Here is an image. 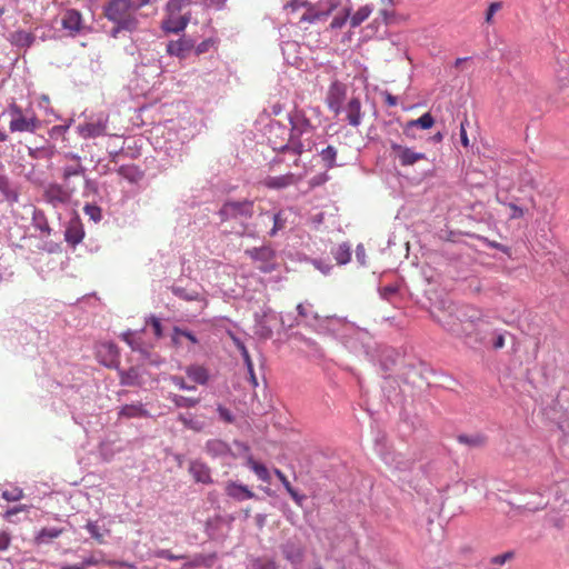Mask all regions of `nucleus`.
<instances>
[{
	"label": "nucleus",
	"instance_id": "30",
	"mask_svg": "<svg viewBox=\"0 0 569 569\" xmlns=\"http://www.w3.org/2000/svg\"><path fill=\"white\" fill-rule=\"evenodd\" d=\"M333 256L338 264H346L351 259V250L347 243L339 244L333 250Z\"/></svg>",
	"mask_w": 569,
	"mask_h": 569
},
{
	"label": "nucleus",
	"instance_id": "40",
	"mask_svg": "<svg viewBox=\"0 0 569 569\" xmlns=\"http://www.w3.org/2000/svg\"><path fill=\"white\" fill-rule=\"evenodd\" d=\"M83 210H84L86 214L89 216L90 219H92L96 222L100 221L102 218L101 209L98 206L87 204L83 208Z\"/></svg>",
	"mask_w": 569,
	"mask_h": 569
},
{
	"label": "nucleus",
	"instance_id": "54",
	"mask_svg": "<svg viewBox=\"0 0 569 569\" xmlns=\"http://www.w3.org/2000/svg\"><path fill=\"white\" fill-rule=\"evenodd\" d=\"M122 339H123V341H126L131 347L132 350H138L139 349L138 343L132 338V332L128 331V332L123 333L122 335Z\"/></svg>",
	"mask_w": 569,
	"mask_h": 569
},
{
	"label": "nucleus",
	"instance_id": "51",
	"mask_svg": "<svg viewBox=\"0 0 569 569\" xmlns=\"http://www.w3.org/2000/svg\"><path fill=\"white\" fill-rule=\"evenodd\" d=\"M9 114L11 117V120H14L17 118H22L24 116L22 112V109L14 103L10 106Z\"/></svg>",
	"mask_w": 569,
	"mask_h": 569
},
{
	"label": "nucleus",
	"instance_id": "23",
	"mask_svg": "<svg viewBox=\"0 0 569 569\" xmlns=\"http://www.w3.org/2000/svg\"><path fill=\"white\" fill-rule=\"evenodd\" d=\"M206 450L211 457H226L230 453V447L222 440L212 439L206 445Z\"/></svg>",
	"mask_w": 569,
	"mask_h": 569
},
{
	"label": "nucleus",
	"instance_id": "61",
	"mask_svg": "<svg viewBox=\"0 0 569 569\" xmlns=\"http://www.w3.org/2000/svg\"><path fill=\"white\" fill-rule=\"evenodd\" d=\"M273 472L277 476V478L281 481L283 487L287 486L290 482L288 480V478L286 477V475L280 469H274Z\"/></svg>",
	"mask_w": 569,
	"mask_h": 569
},
{
	"label": "nucleus",
	"instance_id": "11",
	"mask_svg": "<svg viewBox=\"0 0 569 569\" xmlns=\"http://www.w3.org/2000/svg\"><path fill=\"white\" fill-rule=\"evenodd\" d=\"M289 122L291 124V133L295 136H301L312 129L311 121L307 118L305 112L299 109H295L289 114Z\"/></svg>",
	"mask_w": 569,
	"mask_h": 569
},
{
	"label": "nucleus",
	"instance_id": "16",
	"mask_svg": "<svg viewBox=\"0 0 569 569\" xmlns=\"http://www.w3.org/2000/svg\"><path fill=\"white\" fill-rule=\"evenodd\" d=\"M79 133L82 138H97L106 134L107 120L99 119L94 122H87L78 127Z\"/></svg>",
	"mask_w": 569,
	"mask_h": 569
},
{
	"label": "nucleus",
	"instance_id": "12",
	"mask_svg": "<svg viewBox=\"0 0 569 569\" xmlns=\"http://www.w3.org/2000/svg\"><path fill=\"white\" fill-rule=\"evenodd\" d=\"M302 178V174L287 173L277 177H267L262 183L269 189H284L287 187L297 184Z\"/></svg>",
	"mask_w": 569,
	"mask_h": 569
},
{
	"label": "nucleus",
	"instance_id": "42",
	"mask_svg": "<svg viewBox=\"0 0 569 569\" xmlns=\"http://www.w3.org/2000/svg\"><path fill=\"white\" fill-rule=\"evenodd\" d=\"M104 347L107 348L108 350V353L110 356V361L108 363H106L107 367L109 368H113V367H117V363H118V349L112 343H108V345H104Z\"/></svg>",
	"mask_w": 569,
	"mask_h": 569
},
{
	"label": "nucleus",
	"instance_id": "32",
	"mask_svg": "<svg viewBox=\"0 0 569 569\" xmlns=\"http://www.w3.org/2000/svg\"><path fill=\"white\" fill-rule=\"evenodd\" d=\"M63 532V529L58 528H43L36 537L37 542L43 543L58 538Z\"/></svg>",
	"mask_w": 569,
	"mask_h": 569
},
{
	"label": "nucleus",
	"instance_id": "57",
	"mask_svg": "<svg viewBox=\"0 0 569 569\" xmlns=\"http://www.w3.org/2000/svg\"><path fill=\"white\" fill-rule=\"evenodd\" d=\"M81 170L79 168L68 167L63 170V178L68 180L71 176H78Z\"/></svg>",
	"mask_w": 569,
	"mask_h": 569
},
{
	"label": "nucleus",
	"instance_id": "53",
	"mask_svg": "<svg viewBox=\"0 0 569 569\" xmlns=\"http://www.w3.org/2000/svg\"><path fill=\"white\" fill-rule=\"evenodd\" d=\"M241 356L243 358L246 366L248 367L249 372L251 373L252 378L254 379L253 365H252V360H251L248 349H243V353H241Z\"/></svg>",
	"mask_w": 569,
	"mask_h": 569
},
{
	"label": "nucleus",
	"instance_id": "4",
	"mask_svg": "<svg viewBox=\"0 0 569 569\" xmlns=\"http://www.w3.org/2000/svg\"><path fill=\"white\" fill-rule=\"evenodd\" d=\"M246 254H248L252 260L259 262L258 268L264 273L273 271L277 267L276 252L268 246L248 249L246 250Z\"/></svg>",
	"mask_w": 569,
	"mask_h": 569
},
{
	"label": "nucleus",
	"instance_id": "15",
	"mask_svg": "<svg viewBox=\"0 0 569 569\" xmlns=\"http://www.w3.org/2000/svg\"><path fill=\"white\" fill-rule=\"evenodd\" d=\"M346 112V120L352 127H358L362 120L361 101L357 97H352L347 106L342 108Z\"/></svg>",
	"mask_w": 569,
	"mask_h": 569
},
{
	"label": "nucleus",
	"instance_id": "46",
	"mask_svg": "<svg viewBox=\"0 0 569 569\" xmlns=\"http://www.w3.org/2000/svg\"><path fill=\"white\" fill-rule=\"evenodd\" d=\"M217 411L219 413V417L228 423H231L233 421V416L231 411L222 406H218Z\"/></svg>",
	"mask_w": 569,
	"mask_h": 569
},
{
	"label": "nucleus",
	"instance_id": "62",
	"mask_svg": "<svg viewBox=\"0 0 569 569\" xmlns=\"http://www.w3.org/2000/svg\"><path fill=\"white\" fill-rule=\"evenodd\" d=\"M493 348L495 349H501L505 347V337L503 335H498L493 341Z\"/></svg>",
	"mask_w": 569,
	"mask_h": 569
},
{
	"label": "nucleus",
	"instance_id": "56",
	"mask_svg": "<svg viewBox=\"0 0 569 569\" xmlns=\"http://www.w3.org/2000/svg\"><path fill=\"white\" fill-rule=\"evenodd\" d=\"M157 557L164 558V559H168V560H178V559L182 558L181 556L172 555L169 550H159L157 552Z\"/></svg>",
	"mask_w": 569,
	"mask_h": 569
},
{
	"label": "nucleus",
	"instance_id": "26",
	"mask_svg": "<svg viewBox=\"0 0 569 569\" xmlns=\"http://www.w3.org/2000/svg\"><path fill=\"white\" fill-rule=\"evenodd\" d=\"M118 174L132 183L140 181L143 177L142 171L133 164L121 166L118 169Z\"/></svg>",
	"mask_w": 569,
	"mask_h": 569
},
{
	"label": "nucleus",
	"instance_id": "10",
	"mask_svg": "<svg viewBox=\"0 0 569 569\" xmlns=\"http://www.w3.org/2000/svg\"><path fill=\"white\" fill-rule=\"evenodd\" d=\"M226 495L234 501L241 502L256 497L247 486L229 480L224 483Z\"/></svg>",
	"mask_w": 569,
	"mask_h": 569
},
{
	"label": "nucleus",
	"instance_id": "44",
	"mask_svg": "<svg viewBox=\"0 0 569 569\" xmlns=\"http://www.w3.org/2000/svg\"><path fill=\"white\" fill-rule=\"evenodd\" d=\"M179 337L187 338L193 345L198 343V339L196 338V336L192 332L180 329V328H174V340H177Z\"/></svg>",
	"mask_w": 569,
	"mask_h": 569
},
{
	"label": "nucleus",
	"instance_id": "63",
	"mask_svg": "<svg viewBox=\"0 0 569 569\" xmlns=\"http://www.w3.org/2000/svg\"><path fill=\"white\" fill-rule=\"evenodd\" d=\"M26 510V506H20V507H14V508H11L9 509L7 512H6V517L7 518H11L13 515L20 512V511H23Z\"/></svg>",
	"mask_w": 569,
	"mask_h": 569
},
{
	"label": "nucleus",
	"instance_id": "2",
	"mask_svg": "<svg viewBox=\"0 0 569 569\" xmlns=\"http://www.w3.org/2000/svg\"><path fill=\"white\" fill-rule=\"evenodd\" d=\"M133 7L130 0H111L106 7V17L117 22L121 29L133 30L137 28V19L132 16Z\"/></svg>",
	"mask_w": 569,
	"mask_h": 569
},
{
	"label": "nucleus",
	"instance_id": "34",
	"mask_svg": "<svg viewBox=\"0 0 569 569\" xmlns=\"http://www.w3.org/2000/svg\"><path fill=\"white\" fill-rule=\"evenodd\" d=\"M170 399L178 408H193L200 401L198 398H189L180 395H171Z\"/></svg>",
	"mask_w": 569,
	"mask_h": 569
},
{
	"label": "nucleus",
	"instance_id": "33",
	"mask_svg": "<svg viewBox=\"0 0 569 569\" xmlns=\"http://www.w3.org/2000/svg\"><path fill=\"white\" fill-rule=\"evenodd\" d=\"M435 123V119L430 112L423 113L420 118L410 120L407 123L408 128L419 127L421 129H430Z\"/></svg>",
	"mask_w": 569,
	"mask_h": 569
},
{
	"label": "nucleus",
	"instance_id": "28",
	"mask_svg": "<svg viewBox=\"0 0 569 569\" xmlns=\"http://www.w3.org/2000/svg\"><path fill=\"white\" fill-rule=\"evenodd\" d=\"M12 42L20 47H30L34 41V36L27 31H16L11 34Z\"/></svg>",
	"mask_w": 569,
	"mask_h": 569
},
{
	"label": "nucleus",
	"instance_id": "25",
	"mask_svg": "<svg viewBox=\"0 0 569 569\" xmlns=\"http://www.w3.org/2000/svg\"><path fill=\"white\" fill-rule=\"evenodd\" d=\"M246 465L256 473V476L263 482H270L271 477L267 467L256 461L251 456L246 460Z\"/></svg>",
	"mask_w": 569,
	"mask_h": 569
},
{
	"label": "nucleus",
	"instance_id": "8",
	"mask_svg": "<svg viewBox=\"0 0 569 569\" xmlns=\"http://www.w3.org/2000/svg\"><path fill=\"white\" fill-rule=\"evenodd\" d=\"M72 193V189L64 188L58 183H51L46 188L43 197L50 204L57 207L59 204L67 203Z\"/></svg>",
	"mask_w": 569,
	"mask_h": 569
},
{
	"label": "nucleus",
	"instance_id": "27",
	"mask_svg": "<svg viewBox=\"0 0 569 569\" xmlns=\"http://www.w3.org/2000/svg\"><path fill=\"white\" fill-rule=\"evenodd\" d=\"M191 44L186 40L170 41L167 46V52L170 56L184 57L186 52L189 51Z\"/></svg>",
	"mask_w": 569,
	"mask_h": 569
},
{
	"label": "nucleus",
	"instance_id": "31",
	"mask_svg": "<svg viewBox=\"0 0 569 569\" xmlns=\"http://www.w3.org/2000/svg\"><path fill=\"white\" fill-rule=\"evenodd\" d=\"M372 12L370 6H363L357 10L355 14L350 17V24L352 28L360 26L365 20L369 18Z\"/></svg>",
	"mask_w": 569,
	"mask_h": 569
},
{
	"label": "nucleus",
	"instance_id": "6",
	"mask_svg": "<svg viewBox=\"0 0 569 569\" xmlns=\"http://www.w3.org/2000/svg\"><path fill=\"white\" fill-rule=\"evenodd\" d=\"M490 322L485 319V322H478L469 328L463 326L462 331H458L457 335L465 340L466 343L482 345L487 339L486 327H489Z\"/></svg>",
	"mask_w": 569,
	"mask_h": 569
},
{
	"label": "nucleus",
	"instance_id": "36",
	"mask_svg": "<svg viewBox=\"0 0 569 569\" xmlns=\"http://www.w3.org/2000/svg\"><path fill=\"white\" fill-rule=\"evenodd\" d=\"M350 17V9L349 8H343V10L338 13L333 20L331 21L330 23V28L331 29H340L345 26V23L347 22L348 18Z\"/></svg>",
	"mask_w": 569,
	"mask_h": 569
},
{
	"label": "nucleus",
	"instance_id": "39",
	"mask_svg": "<svg viewBox=\"0 0 569 569\" xmlns=\"http://www.w3.org/2000/svg\"><path fill=\"white\" fill-rule=\"evenodd\" d=\"M286 148L291 149L296 154H301L305 151L303 144L300 141V136H295L292 133L290 136V146H287Z\"/></svg>",
	"mask_w": 569,
	"mask_h": 569
},
{
	"label": "nucleus",
	"instance_id": "55",
	"mask_svg": "<svg viewBox=\"0 0 569 569\" xmlns=\"http://www.w3.org/2000/svg\"><path fill=\"white\" fill-rule=\"evenodd\" d=\"M228 335L240 353H243V349H247L243 342L233 332L229 331Z\"/></svg>",
	"mask_w": 569,
	"mask_h": 569
},
{
	"label": "nucleus",
	"instance_id": "59",
	"mask_svg": "<svg viewBox=\"0 0 569 569\" xmlns=\"http://www.w3.org/2000/svg\"><path fill=\"white\" fill-rule=\"evenodd\" d=\"M460 139H461V143L465 146V147H468L469 144V140H468V137H467V131H466V128H465V123L461 122L460 124Z\"/></svg>",
	"mask_w": 569,
	"mask_h": 569
},
{
	"label": "nucleus",
	"instance_id": "9",
	"mask_svg": "<svg viewBox=\"0 0 569 569\" xmlns=\"http://www.w3.org/2000/svg\"><path fill=\"white\" fill-rule=\"evenodd\" d=\"M181 0H170L168 2V11L171 13L170 18L163 22V28L169 32L178 33L188 24L189 19L184 16L174 18L172 13L180 9Z\"/></svg>",
	"mask_w": 569,
	"mask_h": 569
},
{
	"label": "nucleus",
	"instance_id": "47",
	"mask_svg": "<svg viewBox=\"0 0 569 569\" xmlns=\"http://www.w3.org/2000/svg\"><path fill=\"white\" fill-rule=\"evenodd\" d=\"M508 207L511 210L510 219H519L523 217L525 211L521 207L515 203H508Z\"/></svg>",
	"mask_w": 569,
	"mask_h": 569
},
{
	"label": "nucleus",
	"instance_id": "5",
	"mask_svg": "<svg viewBox=\"0 0 569 569\" xmlns=\"http://www.w3.org/2000/svg\"><path fill=\"white\" fill-rule=\"evenodd\" d=\"M347 96V87L340 81H333L327 91L326 104L335 114L342 111V103Z\"/></svg>",
	"mask_w": 569,
	"mask_h": 569
},
{
	"label": "nucleus",
	"instance_id": "24",
	"mask_svg": "<svg viewBox=\"0 0 569 569\" xmlns=\"http://www.w3.org/2000/svg\"><path fill=\"white\" fill-rule=\"evenodd\" d=\"M119 379L121 386L134 387L141 385L139 370L134 367L128 370H119Z\"/></svg>",
	"mask_w": 569,
	"mask_h": 569
},
{
	"label": "nucleus",
	"instance_id": "3",
	"mask_svg": "<svg viewBox=\"0 0 569 569\" xmlns=\"http://www.w3.org/2000/svg\"><path fill=\"white\" fill-rule=\"evenodd\" d=\"M254 212V201L244 199L240 201L228 200L226 201L220 210L219 216L222 221L231 219H249Z\"/></svg>",
	"mask_w": 569,
	"mask_h": 569
},
{
	"label": "nucleus",
	"instance_id": "48",
	"mask_svg": "<svg viewBox=\"0 0 569 569\" xmlns=\"http://www.w3.org/2000/svg\"><path fill=\"white\" fill-rule=\"evenodd\" d=\"M513 553L512 552H505L502 555H498L492 558V563L495 565H503L506 561L512 559Z\"/></svg>",
	"mask_w": 569,
	"mask_h": 569
},
{
	"label": "nucleus",
	"instance_id": "29",
	"mask_svg": "<svg viewBox=\"0 0 569 569\" xmlns=\"http://www.w3.org/2000/svg\"><path fill=\"white\" fill-rule=\"evenodd\" d=\"M171 291L174 296H177L178 298L182 299V300H186V301H199V300H202L201 296L199 292L194 291V290H187L182 287H178V286H173L171 288Z\"/></svg>",
	"mask_w": 569,
	"mask_h": 569
},
{
	"label": "nucleus",
	"instance_id": "20",
	"mask_svg": "<svg viewBox=\"0 0 569 569\" xmlns=\"http://www.w3.org/2000/svg\"><path fill=\"white\" fill-rule=\"evenodd\" d=\"M84 231L79 221H71L66 229L64 238L66 241L72 246H76L82 241Z\"/></svg>",
	"mask_w": 569,
	"mask_h": 569
},
{
	"label": "nucleus",
	"instance_id": "21",
	"mask_svg": "<svg viewBox=\"0 0 569 569\" xmlns=\"http://www.w3.org/2000/svg\"><path fill=\"white\" fill-rule=\"evenodd\" d=\"M187 376L198 385H206L209 381V371L200 365H191L186 368Z\"/></svg>",
	"mask_w": 569,
	"mask_h": 569
},
{
	"label": "nucleus",
	"instance_id": "22",
	"mask_svg": "<svg viewBox=\"0 0 569 569\" xmlns=\"http://www.w3.org/2000/svg\"><path fill=\"white\" fill-rule=\"evenodd\" d=\"M119 417H124V418H148L150 417L148 410H146L143 408V405L142 403H131V405H126L123 407H121L120 411H119Z\"/></svg>",
	"mask_w": 569,
	"mask_h": 569
},
{
	"label": "nucleus",
	"instance_id": "41",
	"mask_svg": "<svg viewBox=\"0 0 569 569\" xmlns=\"http://www.w3.org/2000/svg\"><path fill=\"white\" fill-rule=\"evenodd\" d=\"M23 497V492L20 488H13L12 490H4L2 498L7 501H18Z\"/></svg>",
	"mask_w": 569,
	"mask_h": 569
},
{
	"label": "nucleus",
	"instance_id": "45",
	"mask_svg": "<svg viewBox=\"0 0 569 569\" xmlns=\"http://www.w3.org/2000/svg\"><path fill=\"white\" fill-rule=\"evenodd\" d=\"M500 9H501V3L500 2H492V3H490L488 9H487V12H486V22L487 23H491L495 13L497 11H499Z\"/></svg>",
	"mask_w": 569,
	"mask_h": 569
},
{
	"label": "nucleus",
	"instance_id": "14",
	"mask_svg": "<svg viewBox=\"0 0 569 569\" xmlns=\"http://www.w3.org/2000/svg\"><path fill=\"white\" fill-rule=\"evenodd\" d=\"M485 316L482 310L473 306H466L461 309L459 320H460V330H463V326H469V328L478 322H485Z\"/></svg>",
	"mask_w": 569,
	"mask_h": 569
},
{
	"label": "nucleus",
	"instance_id": "35",
	"mask_svg": "<svg viewBox=\"0 0 569 569\" xmlns=\"http://www.w3.org/2000/svg\"><path fill=\"white\" fill-rule=\"evenodd\" d=\"M321 158L327 163L328 168H332L336 164L337 150L332 146H328L321 151Z\"/></svg>",
	"mask_w": 569,
	"mask_h": 569
},
{
	"label": "nucleus",
	"instance_id": "43",
	"mask_svg": "<svg viewBox=\"0 0 569 569\" xmlns=\"http://www.w3.org/2000/svg\"><path fill=\"white\" fill-rule=\"evenodd\" d=\"M170 382L176 386L177 388H179L180 390H194L196 387L194 386H189L186 383L184 379L180 376H171L169 378Z\"/></svg>",
	"mask_w": 569,
	"mask_h": 569
},
{
	"label": "nucleus",
	"instance_id": "37",
	"mask_svg": "<svg viewBox=\"0 0 569 569\" xmlns=\"http://www.w3.org/2000/svg\"><path fill=\"white\" fill-rule=\"evenodd\" d=\"M459 442L471 446L480 447L485 443V438L481 436H466L461 435L458 437Z\"/></svg>",
	"mask_w": 569,
	"mask_h": 569
},
{
	"label": "nucleus",
	"instance_id": "17",
	"mask_svg": "<svg viewBox=\"0 0 569 569\" xmlns=\"http://www.w3.org/2000/svg\"><path fill=\"white\" fill-rule=\"evenodd\" d=\"M38 127L39 120L34 114L30 117L23 116L22 118H17L11 120L9 123V129L11 132H34Z\"/></svg>",
	"mask_w": 569,
	"mask_h": 569
},
{
	"label": "nucleus",
	"instance_id": "1",
	"mask_svg": "<svg viewBox=\"0 0 569 569\" xmlns=\"http://www.w3.org/2000/svg\"><path fill=\"white\" fill-rule=\"evenodd\" d=\"M341 4V0H320L317 6H307L305 2L292 1L286 6L289 14H293L302 7L307 10L300 17V22L313 23L316 21L325 20L330 13L337 10Z\"/></svg>",
	"mask_w": 569,
	"mask_h": 569
},
{
	"label": "nucleus",
	"instance_id": "38",
	"mask_svg": "<svg viewBox=\"0 0 569 569\" xmlns=\"http://www.w3.org/2000/svg\"><path fill=\"white\" fill-rule=\"evenodd\" d=\"M86 529L89 531V533L91 535V537L97 540L99 543H102L103 542V536L102 533L100 532L99 530V526L97 525V522H93V521H89L87 525H86Z\"/></svg>",
	"mask_w": 569,
	"mask_h": 569
},
{
	"label": "nucleus",
	"instance_id": "18",
	"mask_svg": "<svg viewBox=\"0 0 569 569\" xmlns=\"http://www.w3.org/2000/svg\"><path fill=\"white\" fill-rule=\"evenodd\" d=\"M189 472L197 482L206 485L212 482L210 469L202 462L192 461L189 467Z\"/></svg>",
	"mask_w": 569,
	"mask_h": 569
},
{
	"label": "nucleus",
	"instance_id": "50",
	"mask_svg": "<svg viewBox=\"0 0 569 569\" xmlns=\"http://www.w3.org/2000/svg\"><path fill=\"white\" fill-rule=\"evenodd\" d=\"M11 538L8 532H1L0 533V551H4L9 548Z\"/></svg>",
	"mask_w": 569,
	"mask_h": 569
},
{
	"label": "nucleus",
	"instance_id": "64",
	"mask_svg": "<svg viewBox=\"0 0 569 569\" xmlns=\"http://www.w3.org/2000/svg\"><path fill=\"white\" fill-rule=\"evenodd\" d=\"M385 101L388 106L393 107L397 104V97L392 96L391 93H387Z\"/></svg>",
	"mask_w": 569,
	"mask_h": 569
},
{
	"label": "nucleus",
	"instance_id": "7",
	"mask_svg": "<svg viewBox=\"0 0 569 569\" xmlns=\"http://www.w3.org/2000/svg\"><path fill=\"white\" fill-rule=\"evenodd\" d=\"M390 149L396 159L402 167L413 166L416 162L426 159V154L422 152H416L411 148L401 146L396 142H391Z\"/></svg>",
	"mask_w": 569,
	"mask_h": 569
},
{
	"label": "nucleus",
	"instance_id": "58",
	"mask_svg": "<svg viewBox=\"0 0 569 569\" xmlns=\"http://www.w3.org/2000/svg\"><path fill=\"white\" fill-rule=\"evenodd\" d=\"M99 563H100V560L98 558H96L94 556L87 557L81 561V565H83V569H86L89 566H97Z\"/></svg>",
	"mask_w": 569,
	"mask_h": 569
},
{
	"label": "nucleus",
	"instance_id": "49",
	"mask_svg": "<svg viewBox=\"0 0 569 569\" xmlns=\"http://www.w3.org/2000/svg\"><path fill=\"white\" fill-rule=\"evenodd\" d=\"M356 258L360 264H362V266L366 264V249H365L363 244L357 246Z\"/></svg>",
	"mask_w": 569,
	"mask_h": 569
},
{
	"label": "nucleus",
	"instance_id": "60",
	"mask_svg": "<svg viewBox=\"0 0 569 569\" xmlns=\"http://www.w3.org/2000/svg\"><path fill=\"white\" fill-rule=\"evenodd\" d=\"M210 44H211L210 40L202 41L201 43L198 44L196 52L198 54L206 52Z\"/></svg>",
	"mask_w": 569,
	"mask_h": 569
},
{
	"label": "nucleus",
	"instance_id": "19",
	"mask_svg": "<svg viewBox=\"0 0 569 569\" xmlns=\"http://www.w3.org/2000/svg\"><path fill=\"white\" fill-rule=\"evenodd\" d=\"M291 214V209H280L276 213L272 214L273 226L268 232L270 237L277 236V233L287 228L289 217Z\"/></svg>",
	"mask_w": 569,
	"mask_h": 569
},
{
	"label": "nucleus",
	"instance_id": "52",
	"mask_svg": "<svg viewBox=\"0 0 569 569\" xmlns=\"http://www.w3.org/2000/svg\"><path fill=\"white\" fill-rule=\"evenodd\" d=\"M150 323L152 326V329H153V332L156 335L157 338H160L162 336V328H161V323H160V320L156 317H152L150 319Z\"/></svg>",
	"mask_w": 569,
	"mask_h": 569
},
{
	"label": "nucleus",
	"instance_id": "13",
	"mask_svg": "<svg viewBox=\"0 0 569 569\" xmlns=\"http://www.w3.org/2000/svg\"><path fill=\"white\" fill-rule=\"evenodd\" d=\"M61 26L69 31L71 36L80 32L82 29V16L78 10L68 9L61 16Z\"/></svg>",
	"mask_w": 569,
	"mask_h": 569
}]
</instances>
